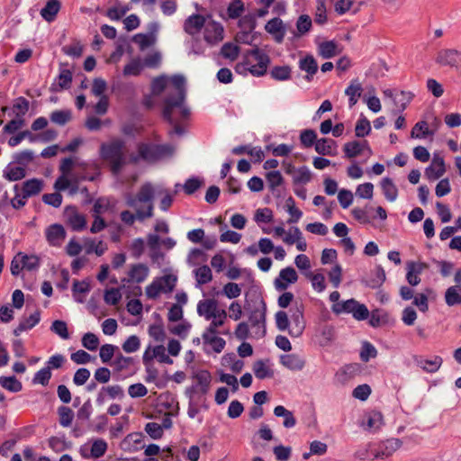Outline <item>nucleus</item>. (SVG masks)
<instances>
[{"label":"nucleus","instance_id":"nucleus-1","mask_svg":"<svg viewBox=\"0 0 461 461\" xmlns=\"http://www.w3.org/2000/svg\"><path fill=\"white\" fill-rule=\"evenodd\" d=\"M171 83L174 90L168 92L164 100L163 117L173 125L170 134L182 135L184 130L178 122L187 119L190 115V110L185 104L186 95L185 78L181 75H175L171 77Z\"/></svg>","mask_w":461,"mask_h":461},{"label":"nucleus","instance_id":"nucleus-2","mask_svg":"<svg viewBox=\"0 0 461 461\" xmlns=\"http://www.w3.org/2000/svg\"><path fill=\"white\" fill-rule=\"evenodd\" d=\"M154 188L151 183L143 184L136 195L128 194L125 203L135 210V213L124 210L120 213L121 221L126 225L131 226L135 221H143L151 218L154 214Z\"/></svg>","mask_w":461,"mask_h":461},{"label":"nucleus","instance_id":"nucleus-3","mask_svg":"<svg viewBox=\"0 0 461 461\" xmlns=\"http://www.w3.org/2000/svg\"><path fill=\"white\" fill-rule=\"evenodd\" d=\"M100 156L108 163L113 176H118L127 164L126 143L120 138L112 139L100 146Z\"/></svg>","mask_w":461,"mask_h":461},{"label":"nucleus","instance_id":"nucleus-4","mask_svg":"<svg viewBox=\"0 0 461 461\" xmlns=\"http://www.w3.org/2000/svg\"><path fill=\"white\" fill-rule=\"evenodd\" d=\"M249 57L243 63L236 65L235 70L238 73H249L255 77H261L266 74L267 67L270 63L269 56L261 51L258 48H255L249 51Z\"/></svg>","mask_w":461,"mask_h":461},{"label":"nucleus","instance_id":"nucleus-5","mask_svg":"<svg viewBox=\"0 0 461 461\" xmlns=\"http://www.w3.org/2000/svg\"><path fill=\"white\" fill-rule=\"evenodd\" d=\"M194 379L195 384L185 391L189 398H192L194 393L206 394L212 382L211 374L208 371L202 370L194 375Z\"/></svg>","mask_w":461,"mask_h":461},{"label":"nucleus","instance_id":"nucleus-6","mask_svg":"<svg viewBox=\"0 0 461 461\" xmlns=\"http://www.w3.org/2000/svg\"><path fill=\"white\" fill-rule=\"evenodd\" d=\"M402 445L401 439L390 438L381 442L375 449L372 450V454L375 459H386L397 451Z\"/></svg>","mask_w":461,"mask_h":461},{"label":"nucleus","instance_id":"nucleus-7","mask_svg":"<svg viewBox=\"0 0 461 461\" xmlns=\"http://www.w3.org/2000/svg\"><path fill=\"white\" fill-rule=\"evenodd\" d=\"M298 280V275L294 268L287 267L279 272L278 276L274 281L275 288L277 291H285L292 284L296 283Z\"/></svg>","mask_w":461,"mask_h":461},{"label":"nucleus","instance_id":"nucleus-8","mask_svg":"<svg viewBox=\"0 0 461 461\" xmlns=\"http://www.w3.org/2000/svg\"><path fill=\"white\" fill-rule=\"evenodd\" d=\"M291 323L289 334L294 338L300 337L305 329V321L303 318V310L302 306H296L291 309Z\"/></svg>","mask_w":461,"mask_h":461},{"label":"nucleus","instance_id":"nucleus-9","mask_svg":"<svg viewBox=\"0 0 461 461\" xmlns=\"http://www.w3.org/2000/svg\"><path fill=\"white\" fill-rule=\"evenodd\" d=\"M437 63L443 66H450L456 68H461V50L447 49L438 52Z\"/></svg>","mask_w":461,"mask_h":461},{"label":"nucleus","instance_id":"nucleus-10","mask_svg":"<svg viewBox=\"0 0 461 461\" xmlns=\"http://www.w3.org/2000/svg\"><path fill=\"white\" fill-rule=\"evenodd\" d=\"M221 308L218 306V302L215 299H203L197 303V313L199 316L203 317L206 321L221 312Z\"/></svg>","mask_w":461,"mask_h":461},{"label":"nucleus","instance_id":"nucleus-11","mask_svg":"<svg viewBox=\"0 0 461 461\" xmlns=\"http://www.w3.org/2000/svg\"><path fill=\"white\" fill-rule=\"evenodd\" d=\"M224 30L220 23L212 21L205 25L204 40L211 44L217 43L223 39Z\"/></svg>","mask_w":461,"mask_h":461},{"label":"nucleus","instance_id":"nucleus-12","mask_svg":"<svg viewBox=\"0 0 461 461\" xmlns=\"http://www.w3.org/2000/svg\"><path fill=\"white\" fill-rule=\"evenodd\" d=\"M445 172L446 167L443 158L434 156L431 164L425 169V176L429 181H435L440 178Z\"/></svg>","mask_w":461,"mask_h":461},{"label":"nucleus","instance_id":"nucleus-13","mask_svg":"<svg viewBox=\"0 0 461 461\" xmlns=\"http://www.w3.org/2000/svg\"><path fill=\"white\" fill-rule=\"evenodd\" d=\"M280 363L289 370L301 371L304 368L306 361L298 354H285L280 357Z\"/></svg>","mask_w":461,"mask_h":461},{"label":"nucleus","instance_id":"nucleus-14","mask_svg":"<svg viewBox=\"0 0 461 461\" xmlns=\"http://www.w3.org/2000/svg\"><path fill=\"white\" fill-rule=\"evenodd\" d=\"M364 150H367L368 154H372V150L370 147L368 146V143L366 140H365L363 143L353 140L345 143L343 146V151L345 153V157L348 158H354L360 155Z\"/></svg>","mask_w":461,"mask_h":461},{"label":"nucleus","instance_id":"nucleus-15","mask_svg":"<svg viewBox=\"0 0 461 461\" xmlns=\"http://www.w3.org/2000/svg\"><path fill=\"white\" fill-rule=\"evenodd\" d=\"M66 216L68 222L74 230H82L86 228V217L79 213L75 207H68L66 209Z\"/></svg>","mask_w":461,"mask_h":461},{"label":"nucleus","instance_id":"nucleus-16","mask_svg":"<svg viewBox=\"0 0 461 461\" xmlns=\"http://www.w3.org/2000/svg\"><path fill=\"white\" fill-rule=\"evenodd\" d=\"M149 267L141 263L132 265L129 271V277L122 282L142 283L149 276Z\"/></svg>","mask_w":461,"mask_h":461},{"label":"nucleus","instance_id":"nucleus-17","mask_svg":"<svg viewBox=\"0 0 461 461\" xmlns=\"http://www.w3.org/2000/svg\"><path fill=\"white\" fill-rule=\"evenodd\" d=\"M205 25V18L201 14H193L189 16L184 23V30L190 35L198 33Z\"/></svg>","mask_w":461,"mask_h":461},{"label":"nucleus","instance_id":"nucleus-18","mask_svg":"<svg viewBox=\"0 0 461 461\" xmlns=\"http://www.w3.org/2000/svg\"><path fill=\"white\" fill-rule=\"evenodd\" d=\"M41 321V312L36 310L29 317L23 318L19 325L14 330V334L19 336L22 332L35 327Z\"/></svg>","mask_w":461,"mask_h":461},{"label":"nucleus","instance_id":"nucleus-19","mask_svg":"<svg viewBox=\"0 0 461 461\" xmlns=\"http://www.w3.org/2000/svg\"><path fill=\"white\" fill-rule=\"evenodd\" d=\"M267 305L263 300L260 301V308L254 310L249 315V322L252 327L262 328V334L264 335L265 322H266Z\"/></svg>","mask_w":461,"mask_h":461},{"label":"nucleus","instance_id":"nucleus-20","mask_svg":"<svg viewBox=\"0 0 461 461\" xmlns=\"http://www.w3.org/2000/svg\"><path fill=\"white\" fill-rule=\"evenodd\" d=\"M265 30L274 35L277 42H282L285 32L283 21L280 18L275 17L269 20L265 25Z\"/></svg>","mask_w":461,"mask_h":461},{"label":"nucleus","instance_id":"nucleus-21","mask_svg":"<svg viewBox=\"0 0 461 461\" xmlns=\"http://www.w3.org/2000/svg\"><path fill=\"white\" fill-rule=\"evenodd\" d=\"M66 236V231L60 224H53L46 230V238L50 244L59 245Z\"/></svg>","mask_w":461,"mask_h":461},{"label":"nucleus","instance_id":"nucleus-22","mask_svg":"<svg viewBox=\"0 0 461 461\" xmlns=\"http://www.w3.org/2000/svg\"><path fill=\"white\" fill-rule=\"evenodd\" d=\"M315 150L320 155L333 156L336 154V141L331 139L322 138L316 141Z\"/></svg>","mask_w":461,"mask_h":461},{"label":"nucleus","instance_id":"nucleus-23","mask_svg":"<svg viewBox=\"0 0 461 461\" xmlns=\"http://www.w3.org/2000/svg\"><path fill=\"white\" fill-rule=\"evenodd\" d=\"M59 9L60 2L59 0H49L41 10V15L45 21L50 23L55 20Z\"/></svg>","mask_w":461,"mask_h":461},{"label":"nucleus","instance_id":"nucleus-24","mask_svg":"<svg viewBox=\"0 0 461 461\" xmlns=\"http://www.w3.org/2000/svg\"><path fill=\"white\" fill-rule=\"evenodd\" d=\"M381 188L387 201L394 202L398 196V188L390 177H384L381 180Z\"/></svg>","mask_w":461,"mask_h":461},{"label":"nucleus","instance_id":"nucleus-25","mask_svg":"<svg viewBox=\"0 0 461 461\" xmlns=\"http://www.w3.org/2000/svg\"><path fill=\"white\" fill-rule=\"evenodd\" d=\"M299 68L301 70L307 73V80H311L318 70V64L312 55H308L299 61Z\"/></svg>","mask_w":461,"mask_h":461},{"label":"nucleus","instance_id":"nucleus-26","mask_svg":"<svg viewBox=\"0 0 461 461\" xmlns=\"http://www.w3.org/2000/svg\"><path fill=\"white\" fill-rule=\"evenodd\" d=\"M227 316V312L221 310L219 314L210 320L211 322L203 334H207V336L217 334L218 329L225 323Z\"/></svg>","mask_w":461,"mask_h":461},{"label":"nucleus","instance_id":"nucleus-27","mask_svg":"<svg viewBox=\"0 0 461 461\" xmlns=\"http://www.w3.org/2000/svg\"><path fill=\"white\" fill-rule=\"evenodd\" d=\"M42 188H43V181L41 179H38V178H32L29 180H26L23 184V193L28 198L41 193Z\"/></svg>","mask_w":461,"mask_h":461},{"label":"nucleus","instance_id":"nucleus-28","mask_svg":"<svg viewBox=\"0 0 461 461\" xmlns=\"http://www.w3.org/2000/svg\"><path fill=\"white\" fill-rule=\"evenodd\" d=\"M442 363L443 359L438 356H435L432 359L420 358L416 360L417 366L429 373H434L438 371Z\"/></svg>","mask_w":461,"mask_h":461},{"label":"nucleus","instance_id":"nucleus-29","mask_svg":"<svg viewBox=\"0 0 461 461\" xmlns=\"http://www.w3.org/2000/svg\"><path fill=\"white\" fill-rule=\"evenodd\" d=\"M362 90V85L357 79H353L350 82V85L346 88L345 94L348 96L350 107L357 104V98L361 95Z\"/></svg>","mask_w":461,"mask_h":461},{"label":"nucleus","instance_id":"nucleus-30","mask_svg":"<svg viewBox=\"0 0 461 461\" xmlns=\"http://www.w3.org/2000/svg\"><path fill=\"white\" fill-rule=\"evenodd\" d=\"M274 414L276 417H283L284 422L283 425L286 429L294 428L296 424V420L294 417L292 411H288L282 405H278L274 409Z\"/></svg>","mask_w":461,"mask_h":461},{"label":"nucleus","instance_id":"nucleus-31","mask_svg":"<svg viewBox=\"0 0 461 461\" xmlns=\"http://www.w3.org/2000/svg\"><path fill=\"white\" fill-rule=\"evenodd\" d=\"M153 188H154V196L157 194V195H163L161 201H160V203H159V208L162 210V211H167L168 208L172 205V203H173V195L170 194V192L167 189H165L164 187L160 186V185H153Z\"/></svg>","mask_w":461,"mask_h":461},{"label":"nucleus","instance_id":"nucleus-32","mask_svg":"<svg viewBox=\"0 0 461 461\" xmlns=\"http://www.w3.org/2000/svg\"><path fill=\"white\" fill-rule=\"evenodd\" d=\"M196 286L208 284L212 279V270L208 266H202L194 270Z\"/></svg>","mask_w":461,"mask_h":461},{"label":"nucleus","instance_id":"nucleus-33","mask_svg":"<svg viewBox=\"0 0 461 461\" xmlns=\"http://www.w3.org/2000/svg\"><path fill=\"white\" fill-rule=\"evenodd\" d=\"M445 302L448 306L460 304L461 287L457 285L448 287L445 293Z\"/></svg>","mask_w":461,"mask_h":461},{"label":"nucleus","instance_id":"nucleus-34","mask_svg":"<svg viewBox=\"0 0 461 461\" xmlns=\"http://www.w3.org/2000/svg\"><path fill=\"white\" fill-rule=\"evenodd\" d=\"M384 424L383 415L379 411H373L368 414L366 425H363L366 429L376 431Z\"/></svg>","mask_w":461,"mask_h":461},{"label":"nucleus","instance_id":"nucleus-35","mask_svg":"<svg viewBox=\"0 0 461 461\" xmlns=\"http://www.w3.org/2000/svg\"><path fill=\"white\" fill-rule=\"evenodd\" d=\"M319 54L323 59H331L338 54V45L332 41H323L319 44Z\"/></svg>","mask_w":461,"mask_h":461},{"label":"nucleus","instance_id":"nucleus-36","mask_svg":"<svg viewBox=\"0 0 461 461\" xmlns=\"http://www.w3.org/2000/svg\"><path fill=\"white\" fill-rule=\"evenodd\" d=\"M358 302L355 299H349L344 302L337 303L332 305V312L339 314V313H352L354 312V310L356 306H357Z\"/></svg>","mask_w":461,"mask_h":461},{"label":"nucleus","instance_id":"nucleus-37","mask_svg":"<svg viewBox=\"0 0 461 461\" xmlns=\"http://www.w3.org/2000/svg\"><path fill=\"white\" fill-rule=\"evenodd\" d=\"M72 118V113L69 110H56L53 111L50 119L51 122L58 124L59 126H64L67 124Z\"/></svg>","mask_w":461,"mask_h":461},{"label":"nucleus","instance_id":"nucleus-38","mask_svg":"<svg viewBox=\"0 0 461 461\" xmlns=\"http://www.w3.org/2000/svg\"><path fill=\"white\" fill-rule=\"evenodd\" d=\"M253 372L258 379L270 378L274 375L273 370L263 360H258L254 363Z\"/></svg>","mask_w":461,"mask_h":461},{"label":"nucleus","instance_id":"nucleus-39","mask_svg":"<svg viewBox=\"0 0 461 461\" xmlns=\"http://www.w3.org/2000/svg\"><path fill=\"white\" fill-rule=\"evenodd\" d=\"M139 156L147 161H154L158 159L156 146L140 143L138 146Z\"/></svg>","mask_w":461,"mask_h":461},{"label":"nucleus","instance_id":"nucleus-40","mask_svg":"<svg viewBox=\"0 0 461 461\" xmlns=\"http://www.w3.org/2000/svg\"><path fill=\"white\" fill-rule=\"evenodd\" d=\"M239 27L244 35L249 34L257 27L256 15L249 14L242 16L239 21Z\"/></svg>","mask_w":461,"mask_h":461},{"label":"nucleus","instance_id":"nucleus-41","mask_svg":"<svg viewBox=\"0 0 461 461\" xmlns=\"http://www.w3.org/2000/svg\"><path fill=\"white\" fill-rule=\"evenodd\" d=\"M29 108H30V103L26 98L20 96V97L14 99V104H13V112L15 113V116L17 118L23 119V116L27 113V112L29 111Z\"/></svg>","mask_w":461,"mask_h":461},{"label":"nucleus","instance_id":"nucleus-42","mask_svg":"<svg viewBox=\"0 0 461 461\" xmlns=\"http://www.w3.org/2000/svg\"><path fill=\"white\" fill-rule=\"evenodd\" d=\"M292 69L289 66H276L270 70L271 77L277 81H285L291 78Z\"/></svg>","mask_w":461,"mask_h":461},{"label":"nucleus","instance_id":"nucleus-43","mask_svg":"<svg viewBox=\"0 0 461 461\" xmlns=\"http://www.w3.org/2000/svg\"><path fill=\"white\" fill-rule=\"evenodd\" d=\"M26 171L22 167H11L8 166L4 170V176L9 181H18L24 178Z\"/></svg>","mask_w":461,"mask_h":461},{"label":"nucleus","instance_id":"nucleus-44","mask_svg":"<svg viewBox=\"0 0 461 461\" xmlns=\"http://www.w3.org/2000/svg\"><path fill=\"white\" fill-rule=\"evenodd\" d=\"M311 179L312 173L306 166H303L296 168L295 172L293 175V183L294 185L307 184L311 181Z\"/></svg>","mask_w":461,"mask_h":461},{"label":"nucleus","instance_id":"nucleus-45","mask_svg":"<svg viewBox=\"0 0 461 461\" xmlns=\"http://www.w3.org/2000/svg\"><path fill=\"white\" fill-rule=\"evenodd\" d=\"M0 384L3 388L13 393H18L23 388L22 383L15 376H1Z\"/></svg>","mask_w":461,"mask_h":461},{"label":"nucleus","instance_id":"nucleus-46","mask_svg":"<svg viewBox=\"0 0 461 461\" xmlns=\"http://www.w3.org/2000/svg\"><path fill=\"white\" fill-rule=\"evenodd\" d=\"M245 10L244 3L241 0H233L227 7V15L229 19H238Z\"/></svg>","mask_w":461,"mask_h":461},{"label":"nucleus","instance_id":"nucleus-47","mask_svg":"<svg viewBox=\"0 0 461 461\" xmlns=\"http://www.w3.org/2000/svg\"><path fill=\"white\" fill-rule=\"evenodd\" d=\"M412 96L411 93L404 91L395 95L393 97V104L395 105L396 112H402L407 107V104L411 101Z\"/></svg>","mask_w":461,"mask_h":461},{"label":"nucleus","instance_id":"nucleus-48","mask_svg":"<svg viewBox=\"0 0 461 461\" xmlns=\"http://www.w3.org/2000/svg\"><path fill=\"white\" fill-rule=\"evenodd\" d=\"M118 372L129 369L133 365V358L124 357L122 353L116 355L114 360L111 364Z\"/></svg>","mask_w":461,"mask_h":461},{"label":"nucleus","instance_id":"nucleus-49","mask_svg":"<svg viewBox=\"0 0 461 461\" xmlns=\"http://www.w3.org/2000/svg\"><path fill=\"white\" fill-rule=\"evenodd\" d=\"M371 131V124L369 120L361 115L360 118L357 120L355 127V133L356 136L358 138H363L366 135H368Z\"/></svg>","mask_w":461,"mask_h":461},{"label":"nucleus","instance_id":"nucleus-50","mask_svg":"<svg viewBox=\"0 0 461 461\" xmlns=\"http://www.w3.org/2000/svg\"><path fill=\"white\" fill-rule=\"evenodd\" d=\"M202 338L203 342L211 345L216 353H221L226 345V342L222 338L215 335L207 336V334H203Z\"/></svg>","mask_w":461,"mask_h":461},{"label":"nucleus","instance_id":"nucleus-51","mask_svg":"<svg viewBox=\"0 0 461 461\" xmlns=\"http://www.w3.org/2000/svg\"><path fill=\"white\" fill-rule=\"evenodd\" d=\"M108 445L105 440L102 438L95 439L91 447V456L94 458H100L107 451Z\"/></svg>","mask_w":461,"mask_h":461},{"label":"nucleus","instance_id":"nucleus-52","mask_svg":"<svg viewBox=\"0 0 461 461\" xmlns=\"http://www.w3.org/2000/svg\"><path fill=\"white\" fill-rule=\"evenodd\" d=\"M23 260V267L28 271H33L40 267V258L36 255H26L19 252Z\"/></svg>","mask_w":461,"mask_h":461},{"label":"nucleus","instance_id":"nucleus-53","mask_svg":"<svg viewBox=\"0 0 461 461\" xmlns=\"http://www.w3.org/2000/svg\"><path fill=\"white\" fill-rule=\"evenodd\" d=\"M59 424L62 427H69L74 419V411L67 406H61L58 410Z\"/></svg>","mask_w":461,"mask_h":461},{"label":"nucleus","instance_id":"nucleus-54","mask_svg":"<svg viewBox=\"0 0 461 461\" xmlns=\"http://www.w3.org/2000/svg\"><path fill=\"white\" fill-rule=\"evenodd\" d=\"M72 290H73L75 300L78 303H83L84 298L80 297L78 294L88 293L90 291V285H89V283H87L86 281H77L76 280L73 283Z\"/></svg>","mask_w":461,"mask_h":461},{"label":"nucleus","instance_id":"nucleus-55","mask_svg":"<svg viewBox=\"0 0 461 461\" xmlns=\"http://www.w3.org/2000/svg\"><path fill=\"white\" fill-rule=\"evenodd\" d=\"M267 185L271 191H274L277 186L281 185L284 178L278 170L270 171L266 174Z\"/></svg>","mask_w":461,"mask_h":461},{"label":"nucleus","instance_id":"nucleus-56","mask_svg":"<svg viewBox=\"0 0 461 461\" xmlns=\"http://www.w3.org/2000/svg\"><path fill=\"white\" fill-rule=\"evenodd\" d=\"M429 131L428 123L425 121L418 122L411 130V137L416 139L425 138L431 134Z\"/></svg>","mask_w":461,"mask_h":461},{"label":"nucleus","instance_id":"nucleus-57","mask_svg":"<svg viewBox=\"0 0 461 461\" xmlns=\"http://www.w3.org/2000/svg\"><path fill=\"white\" fill-rule=\"evenodd\" d=\"M221 53L224 58L233 61L239 56L240 47L238 45L227 42L221 47Z\"/></svg>","mask_w":461,"mask_h":461},{"label":"nucleus","instance_id":"nucleus-58","mask_svg":"<svg viewBox=\"0 0 461 461\" xmlns=\"http://www.w3.org/2000/svg\"><path fill=\"white\" fill-rule=\"evenodd\" d=\"M50 330L63 339L69 338L67 323L63 321H54L50 326Z\"/></svg>","mask_w":461,"mask_h":461},{"label":"nucleus","instance_id":"nucleus-59","mask_svg":"<svg viewBox=\"0 0 461 461\" xmlns=\"http://www.w3.org/2000/svg\"><path fill=\"white\" fill-rule=\"evenodd\" d=\"M51 378V371L46 366L39 370L32 378V384L47 385Z\"/></svg>","mask_w":461,"mask_h":461},{"label":"nucleus","instance_id":"nucleus-60","mask_svg":"<svg viewBox=\"0 0 461 461\" xmlns=\"http://www.w3.org/2000/svg\"><path fill=\"white\" fill-rule=\"evenodd\" d=\"M140 347V340L138 336L131 335L123 343L122 349L126 353H134L139 350Z\"/></svg>","mask_w":461,"mask_h":461},{"label":"nucleus","instance_id":"nucleus-61","mask_svg":"<svg viewBox=\"0 0 461 461\" xmlns=\"http://www.w3.org/2000/svg\"><path fill=\"white\" fill-rule=\"evenodd\" d=\"M387 321V315L382 310L376 309L371 312L369 318V324L374 327H379L385 323Z\"/></svg>","mask_w":461,"mask_h":461},{"label":"nucleus","instance_id":"nucleus-62","mask_svg":"<svg viewBox=\"0 0 461 461\" xmlns=\"http://www.w3.org/2000/svg\"><path fill=\"white\" fill-rule=\"evenodd\" d=\"M300 140L304 147L310 148L318 140L317 134L313 130H304L300 134Z\"/></svg>","mask_w":461,"mask_h":461},{"label":"nucleus","instance_id":"nucleus-63","mask_svg":"<svg viewBox=\"0 0 461 461\" xmlns=\"http://www.w3.org/2000/svg\"><path fill=\"white\" fill-rule=\"evenodd\" d=\"M82 345L88 350L95 351L99 345V339L92 332L86 333L82 338Z\"/></svg>","mask_w":461,"mask_h":461},{"label":"nucleus","instance_id":"nucleus-64","mask_svg":"<svg viewBox=\"0 0 461 461\" xmlns=\"http://www.w3.org/2000/svg\"><path fill=\"white\" fill-rule=\"evenodd\" d=\"M273 452L277 461H287L291 456L292 448L279 445L273 448Z\"/></svg>","mask_w":461,"mask_h":461}]
</instances>
